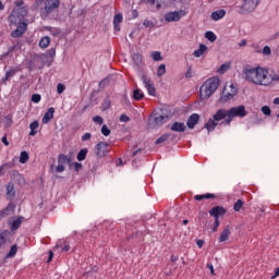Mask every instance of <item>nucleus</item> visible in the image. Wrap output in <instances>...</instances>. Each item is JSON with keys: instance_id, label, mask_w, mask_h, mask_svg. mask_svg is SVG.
I'll return each instance as SVG.
<instances>
[{"instance_id": "obj_1", "label": "nucleus", "mask_w": 279, "mask_h": 279, "mask_svg": "<svg viewBox=\"0 0 279 279\" xmlns=\"http://www.w3.org/2000/svg\"><path fill=\"white\" fill-rule=\"evenodd\" d=\"M243 77L246 82L255 84L256 86H269V77L267 76V69L264 68H245L243 70Z\"/></svg>"}, {"instance_id": "obj_2", "label": "nucleus", "mask_w": 279, "mask_h": 279, "mask_svg": "<svg viewBox=\"0 0 279 279\" xmlns=\"http://www.w3.org/2000/svg\"><path fill=\"white\" fill-rule=\"evenodd\" d=\"M219 77L214 76L208 78L199 89L201 99H209V97L216 93L217 88H219Z\"/></svg>"}, {"instance_id": "obj_3", "label": "nucleus", "mask_w": 279, "mask_h": 279, "mask_svg": "<svg viewBox=\"0 0 279 279\" xmlns=\"http://www.w3.org/2000/svg\"><path fill=\"white\" fill-rule=\"evenodd\" d=\"M223 119H228V110L226 109H219L215 114L213 119H209L207 123L205 124V128L207 132H213L215 128L219 125L217 121H223Z\"/></svg>"}, {"instance_id": "obj_4", "label": "nucleus", "mask_w": 279, "mask_h": 279, "mask_svg": "<svg viewBox=\"0 0 279 279\" xmlns=\"http://www.w3.org/2000/svg\"><path fill=\"white\" fill-rule=\"evenodd\" d=\"M60 8V0H45L44 8L40 9L41 19H49V14L56 12Z\"/></svg>"}, {"instance_id": "obj_5", "label": "nucleus", "mask_w": 279, "mask_h": 279, "mask_svg": "<svg viewBox=\"0 0 279 279\" xmlns=\"http://www.w3.org/2000/svg\"><path fill=\"white\" fill-rule=\"evenodd\" d=\"M246 114L247 110H245V106L240 105L238 107H232L230 110H228V118L225 120V123L226 125H230L234 117H240V119H243Z\"/></svg>"}, {"instance_id": "obj_6", "label": "nucleus", "mask_w": 279, "mask_h": 279, "mask_svg": "<svg viewBox=\"0 0 279 279\" xmlns=\"http://www.w3.org/2000/svg\"><path fill=\"white\" fill-rule=\"evenodd\" d=\"M169 121V117L160 113H151L148 118V125L149 128H160L165 125Z\"/></svg>"}, {"instance_id": "obj_7", "label": "nucleus", "mask_w": 279, "mask_h": 279, "mask_svg": "<svg viewBox=\"0 0 279 279\" xmlns=\"http://www.w3.org/2000/svg\"><path fill=\"white\" fill-rule=\"evenodd\" d=\"M229 88H231V93L228 92V85L225 86L222 90V95L220 97V104H228L230 99H234V97H236L239 93V89H236V86H234V84H230Z\"/></svg>"}, {"instance_id": "obj_8", "label": "nucleus", "mask_w": 279, "mask_h": 279, "mask_svg": "<svg viewBox=\"0 0 279 279\" xmlns=\"http://www.w3.org/2000/svg\"><path fill=\"white\" fill-rule=\"evenodd\" d=\"M182 16H186V11L180 10V11H174V12H168L166 13L165 21L167 23H178Z\"/></svg>"}, {"instance_id": "obj_9", "label": "nucleus", "mask_w": 279, "mask_h": 279, "mask_svg": "<svg viewBox=\"0 0 279 279\" xmlns=\"http://www.w3.org/2000/svg\"><path fill=\"white\" fill-rule=\"evenodd\" d=\"M64 165H71V157L61 154L58 156V167L56 168V172L63 173L65 170Z\"/></svg>"}, {"instance_id": "obj_10", "label": "nucleus", "mask_w": 279, "mask_h": 279, "mask_svg": "<svg viewBox=\"0 0 279 279\" xmlns=\"http://www.w3.org/2000/svg\"><path fill=\"white\" fill-rule=\"evenodd\" d=\"M258 7V0H244L241 10L242 14H247L250 12H254Z\"/></svg>"}, {"instance_id": "obj_11", "label": "nucleus", "mask_w": 279, "mask_h": 279, "mask_svg": "<svg viewBox=\"0 0 279 279\" xmlns=\"http://www.w3.org/2000/svg\"><path fill=\"white\" fill-rule=\"evenodd\" d=\"M142 82L145 88L148 90V95H151V97H156V87L154 86V82L151 81V78L147 77L146 74H143Z\"/></svg>"}, {"instance_id": "obj_12", "label": "nucleus", "mask_w": 279, "mask_h": 279, "mask_svg": "<svg viewBox=\"0 0 279 279\" xmlns=\"http://www.w3.org/2000/svg\"><path fill=\"white\" fill-rule=\"evenodd\" d=\"M23 221H25V217L23 216H19L8 220V226L11 232H16V230H19V228H21V226L23 225Z\"/></svg>"}, {"instance_id": "obj_13", "label": "nucleus", "mask_w": 279, "mask_h": 279, "mask_svg": "<svg viewBox=\"0 0 279 279\" xmlns=\"http://www.w3.org/2000/svg\"><path fill=\"white\" fill-rule=\"evenodd\" d=\"M108 147H109L108 143L99 142L95 146V156L97 158H104V156H106V154H108V151H109Z\"/></svg>"}, {"instance_id": "obj_14", "label": "nucleus", "mask_w": 279, "mask_h": 279, "mask_svg": "<svg viewBox=\"0 0 279 279\" xmlns=\"http://www.w3.org/2000/svg\"><path fill=\"white\" fill-rule=\"evenodd\" d=\"M228 213V209H226L222 206H215L209 210L210 217H214V219H219V217H223Z\"/></svg>"}, {"instance_id": "obj_15", "label": "nucleus", "mask_w": 279, "mask_h": 279, "mask_svg": "<svg viewBox=\"0 0 279 279\" xmlns=\"http://www.w3.org/2000/svg\"><path fill=\"white\" fill-rule=\"evenodd\" d=\"M16 209V205L14 203H9L8 206L0 210V219H5V217H10L11 213H14Z\"/></svg>"}, {"instance_id": "obj_16", "label": "nucleus", "mask_w": 279, "mask_h": 279, "mask_svg": "<svg viewBox=\"0 0 279 279\" xmlns=\"http://www.w3.org/2000/svg\"><path fill=\"white\" fill-rule=\"evenodd\" d=\"M197 123H199V114L197 113L191 114L190 118L187 119V128L190 130H193L195 125H197Z\"/></svg>"}, {"instance_id": "obj_17", "label": "nucleus", "mask_w": 279, "mask_h": 279, "mask_svg": "<svg viewBox=\"0 0 279 279\" xmlns=\"http://www.w3.org/2000/svg\"><path fill=\"white\" fill-rule=\"evenodd\" d=\"M21 71V68H11L9 71L5 73V76L3 78V82H10L14 75H16Z\"/></svg>"}, {"instance_id": "obj_18", "label": "nucleus", "mask_w": 279, "mask_h": 279, "mask_svg": "<svg viewBox=\"0 0 279 279\" xmlns=\"http://www.w3.org/2000/svg\"><path fill=\"white\" fill-rule=\"evenodd\" d=\"M26 27L27 24H23V26H17V28L11 33L12 38H21V36L25 34Z\"/></svg>"}, {"instance_id": "obj_19", "label": "nucleus", "mask_w": 279, "mask_h": 279, "mask_svg": "<svg viewBox=\"0 0 279 279\" xmlns=\"http://www.w3.org/2000/svg\"><path fill=\"white\" fill-rule=\"evenodd\" d=\"M54 112H56V109H53V107H50L43 117V120H41L43 123H45V124L49 123V121H51V119H53Z\"/></svg>"}, {"instance_id": "obj_20", "label": "nucleus", "mask_w": 279, "mask_h": 279, "mask_svg": "<svg viewBox=\"0 0 279 279\" xmlns=\"http://www.w3.org/2000/svg\"><path fill=\"white\" fill-rule=\"evenodd\" d=\"M170 130H171L172 132H185L186 125L184 124V122H174V123L171 125Z\"/></svg>"}, {"instance_id": "obj_21", "label": "nucleus", "mask_w": 279, "mask_h": 279, "mask_svg": "<svg viewBox=\"0 0 279 279\" xmlns=\"http://www.w3.org/2000/svg\"><path fill=\"white\" fill-rule=\"evenodd\" d=\"M230 227H226L222 232L220 233V236H219V243H223L226 241H228L230 239Z\"/></svg>"}, {"instance_id": "obj_22", "label": "nucleus", "mask_w": 279, "mask_h": 279, "mask_svg": "<svg viewBox=\"0 0 279 279\" xmlns=\"http://www.w3.org/2000/svg\"><path fill=\"white\" fill-rule=\"evenodd\" d=\"M16 252H19V246L14 244L11 246L9 253L5 255L3 263H8V258H14V256H16Z\"/></svg>"}, {"instance_id": "obj_23", "label": "nucleus", "mask_w": 279, "mask_h": 279, "mask_svg": "<svg viewBox=\"0 0 279 279\" xmlns=\"http://www.w3.org/2000/svg\"><path fill=\"white\" fill-rule=\"evenodd\" d=\"M223 16H226V10H223V9L214 11L211 13L213 21H221V19H223Z\"/></svg>"}, {"instance_id": "obj_24", "label": "nucleus", "mask_w": 279, "mask_h": 279, "mask_svg": "<svg viewBox=\"0 0 279 279\" xmlns=\"http://www.w3.org/2000/svg\"><path fill=\"white\" fill-rule=\"evenodd\" d=\"M194 199H195L196 202H202V199H217V195L210 194V193L201 194V195H195V196H194Z\"/></svg>"}, {"instance_id": "obj_25", "label": "nucleus", "mask_w": 279, "mask_h": 279, "mask_svg": "<svg viewBox=\"0 0 279 279\" xmlns=\"http://www.w3.org/2000/svg\"><path fill=\"white\" fill-rule=\"evenodd\" d=\"M16 195V192L14 191V183L10 182L7 185V197L8 199H12Z\"/></svg>"}, {"instance_id": "obj_26", "label": "nucleus", "mask_w": 279, "mask_h": 279, "mask_svg": "<svg viewBox=\"0 0 279 279\" xmlns=\"http://www.w3.org/2000/svg\"><path fill=\"white\" fill-rule=\"evenodd\" d=\"M40 123L38 121H34L29 124V136H36V134H38V128H39Z\"/></svg>"}, {"instance_id": "obj_27", "label": "nucleus", "mask_w": 279, "mask_h": 279, "mask_svg": "<svg viewBox=\"0 0 279 279\" xmlns=\"http://www.w3.org/2000/svg\"><path fill=\"white\" fill-rule=\"evenodd\" d=\"M207 50H208V46L201 44L199 49L194 51L195 58H202V56H204V52H206Z\"/></svg>"}, {"instance_id": "obj_28", "label": "nucleus", "mask_w": 279, "mask_h": 279, "mask_svg": "<svg viewBox=\"0 0 279 279\" xmlns=\"http://www.w3.org/2000/svg\"><path fill=\"white\" fill-rule=\"evenodd\" d=\"M8 236H10V231L4 230L0 233V247H3L8 243Z\"/></svg>"}, {"instance_id": "obj_29", "label": "nucleus", "mask_w": 279, "mask_h": 279, "mask_svg": "<svg viewBox=\"0 0 279 279\" xmlns=\"http://www.w3.org/2000/svg\"><path fill=\"white\" fill-rule=\"evenodd\" d=\"M86 156H88V148H83L78 151V154L76 155V158L78 162H82L86 160Z\"/></svg>"}, {"instance_id": "obj_30", "label": "nucleus", "mask_w": 279, "mask_h": 279, "mask_svg": "<svg viewBox=\"0 0 279 279\" xmlns=\"http://www.w3.org/2000/svg\"><path fill=\"white\" fill-rule=\"evenodd\" d=\"M49 45H51V38L49 36L41 38L39 41V47L41 49H47Z\"/></svg>"}, {"instance_id": "obj_31", "label": "nucleus", "mask_w": 279, "mask_h": 279, "mask_svg": "<svg viewBox=\"0 0 279 279\" xmlns=\"http://www.w3.org/2000/svg\"><path fill=\"white\" fill-rule=\"evenodd\" d=\"M45 31L49 32L51 36H60L61 31L58 27L45 26Z\"/></svg>"}, {"instance_id": "obj_32", "label": "nucleus", "mask_w": 279, "mask_h": 279, "mask_svg": "<svg viewBox=\"0 0 279 279\" xmlns=\"http://www.w3.org/2000/svg\"><path fill=\"white\" fill-rule=\"evenodd\" d=\"M132 60H133L134 64H136V66H141V64L143 62V56L138 52L133 53Z\"/></svg>"}, {"instance_id": "obj_33", "label": "nucleus", "mask_w": 279, "mask_h": 279, "mask_svg": "<svg viewBox=\"0 0 279 279\" xmlns=\"http://www.w3.org/2000/svg\"><path fill=\"white\" fill-rule=\"evenodd\" d=\"M145 94H143V92H141V89L136 88L133 90V98L135 99V101H141L142 99H144Z\"/></svg>"}, {"instance_id": "obj_34", "label": "nucleus", "mask_w": 279, "mask_h": 279, "mask_svg": "<svg viewBox=\"0 0 279 279\" xmlns=\"http://www.w3.org/2000/svg\"><path fill=\"white\" fill-rule=\"evenodd\" d=\"M170 136H171V133H165L163 135H161L159 138L156 140L155 144L160 145L166 141H169Z\"/></svg>"}, {"instance_id": "obj_35", "label": "nucleus", "mask_w": 279, "mask_h": 279, "mask_svg": "<svg viewBox=\"0 0 279 279\" xmlns=\"http://www.w3.org/2000/svg\"><path fill=\"white\" fill-rule=\"evenodd\" d=\"M205 38H207V40H209V43H215V40H217V35H215L214 32L208 31L205 33Z\"/></svg>"}, {"instance_id": "obj_36", "label": "nucleus", "mask_w": 279, "mask_h": 279, "mask_svg": "<svg viewBox=\"0 0 279 279\" xmlns=\"http://www.w3.org/2000/svg\"><path fill=\"white\" fill-rule=\"evenodd\" d=\"M245 204V202H243V199H238L235 202V204L233 205V210L235 213H240L241 211V208H243V205Z\"/></svg>"}, {"instance_id": "obj_37", "label": "nucleus", "mask_w": 279, "mask_h": 279, "mask_svg": "<svg viewBox=\"0 0 279 279\" xmlns=\"http://www.w3.org/2000/svg\"><path fill=\"white\" fill-rule=\"evenodd\" d=\"M27 160H29V154H27V151H22L20 155V162L22 165H25V162H27Z\"/></svg>"}, {"instance_id": "obj_38", "label": "nucleus", "mask_w": 279, "mask_h": 279, "mask_svg": "<svg viewBox=\"0 0 279 279\" xmlns=\"http://www.w3.org/2000/svg\"><path fill=\"white\" fill-rule=\"evenodd\" d=\"M228 71H230V63H223L218 69V73H220L221 75H223V73H227Z\"/></svg>"}, {"instance_id": "obj_39", "label": "nucleus", "mask_w": 279, "mask_h": 279, "mask_svg": "<svg viewBox=\"0 0 279 279\" xmlns=\"http://www.w3.org/2000/svg\"><path fill=\"white\" fill-rule=\"evenodd\" d=\"M165 73H167V65L160 64L157 70V76L162 77V75H165Z\"/></svg>"}, {"instance_id": "obj_40", "label": "nucleus", "mask_w": 279, "mask_h": 279, "mask_svg": "<svg viewBox=\"0 0 279 279\" xmlns=\"http://www.w3.org/2000/svg\"><path fill=\"white\" fill-rule=\"evenodd\" d=\"M151 58L155 62H160V60H162V54L160 53V51H154L151 53Z\"/></svg>"}, {"instance_id": "obj_41", "label": "nucleus", "mask_w": 279, "mask_h": 279, "mask_svg": "<svg viewBox=\"0 0 279 279\" xmlns=\"http://www.w3.org/2000/svg\"><path fill=\"white\" fill-rule=\"evenodd\" d=\"M119 23H123V15L121 13H118L113 17V25H119Z\"/></svg>"}, {"instance_id": "obj_42", "label": "nucleus", "mask_w": 279, "mask_h": 279, "mask_svg": "<svg viewBox=\"0 0 279 279\" xmlns=\"http://www.w3.org/2000/svg\"><path fill=\"white\" fill-rule=\"evenodd\" d=\"M147 3H150V5H157V10L162 8V0H148Z\"/></svg>"}, {"instance_id": "obj_43", "label": "nucleus", "mask_w": 279, "mask_h": 279, "mask_svg": "<svg viewBox=\"0 0 279 279\" xmlns=\"http://www.w3.org/2000/svg\"><path fill=\"white\" fill-rule=\"evenodd\" d=\"M267 77L270 80L269 84H271V82H279V75L278 74H269V70H267Z\"/></svg>"}, {"instance_id": "obj_44", "label": "nucleus", "mask_w": 279, "mask_h": 279, "mask_svg": "<svg viewBox=\"0 0 279 279\" xmlns=\"http://www.w3.org/2000/svg\"><path fill=\"white\" fill-rule=\"evenodd\" d=\"M64 90H66V86H64V84H62V83H59L57 85V93H58V95H62V93H64Z\"/></svg>"}, {"instance_id": "obj_45", "label": "nucleus", "mask_w": 279, "mask_h": 279, "mask_svg": "<svg viewBox=\"0 0 279 279\" xmlns=\"http://www.w3.org/2000/svg\"><path fill=\"white\" fill-rule=\"evenodd\" d=\"M110 133H111V131H110V129H108V125L104 124L101 128V134L104 136H110Z\"/></svg>"}, {"instance_id": "obj_46", "label": "nucleus", "mask_w": 279, "mask_h": 279, "mask_svg": "<svg viewBox=\"0 0 279 279\" xmlns=\"http://www.w3.org/2000/svg\"><path fill=\"white\" fill-rule=\"evenodd\" d=\"M29 12V10L27 9V7H22L20 8V11H19V14L22 16V17H25L27 16V13Z\"/></svg>"}, {"instance_id": "obj_47", "label": "nucleus", "mask_w": 279, "mask_h": 279, "mask_svg": "<svg viewBox=\"0 0 279 279\" xmlns=\"http://www.w3.org/2000/svg\"><path fill=\"white\" fill-rule=\"evenodd\" d=\"M40 99H43V97L39 94H33L32 95V101L34 104H40Z\"/></svg>"}, {"instance_id": "obj_48", "label": "nucleus", "mask_w": 279, "mask_h": 279, "mask_svg": "<svg viewBox=\"0 0 279 279\" xmlns=\"http://www.w3.org/2000/svg\"><path fill=\"white\" fill-rule=\"evenodd\" d=\"M94 123H97L98 125H104V118L101 116H95L93 118Z\"/></svg>"}, {"instance_id": "obj_49", "label": "nucleus", "mask_w": 279, "mask_h": 279, "mask_svg": "<svg viewBox=\"0 0 279 279\" xmlns=\"http://www.w3.org/2000/svg\"><path fill=\"white\" fill-rule=\"evenodd\" d=\"M111 101H110V99H105L104 100V102H102V110H108L109 108H110V106H111Z\"/></svg>"}, {"instance_id": "obj_50", "label": "nucleus", "mask_w": 279, "mask_h": 279, "mask_svg": "<svg viewBox=\"0 0 279 279\" xmlns=\"http://www.w3.org/2000/svg\"><path fill=\"white\" fill-rule=\"evenodd\" d=\"M185 77L186 80H191V77H193V68L191 65L187 68V71L185 72Z\"/></svg>"}, {"instance_id": "obj_51", "label": "nucleus", "mask_w": 279, "mask_h": 279, "mask_svg": "<svg viewBox=\"0 0 279 279\" xmlns=\"http://www.w3.org/2000/svg\"><path fill=\"white\" fill-rule=\"evenodd\" d=\"M263 114H266V117H269L271 114V109L267 106L262 107Z\"/></svg>"}, {"instance_id": "obj_52", "label": "nucleus", "mask_w": 279, "mask_h": 279, "mask_svg": "<svg viewBox=\"0 0 279 279\" xmlns=\"http://www.w3.org/2000/svg\"><path fill=\"white\" fill-rule=\"evenodd\" d=\"M263 56H271V48L269 46L263 48Z\"/></svg>"}, {"instance_id": "obj_53", "label": "nucleus", "mask_w": 279, "mask_h": 279, "mask_svg": "<svg viewBox=\"0 0 279 279\" xmlns=\"http://www.w3.org/2000/svg\"><path fill=\"white\" fill-rule=\"evenodd\" d=\"M47 56H48V58H56V48H50L47 51Z\"/></svg>"}, {"instance_id": "obj_54", "label": "nucleus", "mask_w": 279, "mask_h": 279, "mask_svg": "<svg viewBox=\"0 0 279 279\" xmlns=\"http://www.w3.org/2000/svg\"><path fill=\"white\" fill-rule=\"evenodd\" d=\"M84 166L80 162H74V170L78 173V171H82Z\"/></svg>"}, {"instance_id": "obj_55", "label": "nucleus", "mask_w": 279, "mask_h": 279, "mask_svg": "<svg viewBox=\"0 0 279 279\" xmlns=\"http://www.w3.org/2000/svg\"><path fill=\"white\" fill-rule=\"evenodd\" d=\"M220 225H221V222L219 221V219H215L213 232H217Z\"/></svg>"}, {"instance_id": "obj_56", "label": "nucleus", "mask_w": 279, "mask_h": 279, "mask_svg": "<svg viewBox=\"0 0 279 279\" xmlns=\"http://www.w3.org/2000/svg\"><path fill=\"white\" fill-rule=\"evenodd\" d=\"M143 25L144 27H154V22L149 20H144Z\"/></svg>"}, {"instance_id": "obj_57", "label": "nucleus", "mask_w": 279, "mask_h": 279, "mask_svg": "<svg viewBox=\"0 0 279 279\" xmlns=\"http://www.w3.org/2000/svg\"><path fill=\"white\" fill-rule=\"evenodd\" d=\"M120 121L122 123H128L130 121V117H128L126 114H121L120 116Z\"/></svg>"}, {"instance_id": "obj_58", "label": "nucleus", "mask_w": 279, "mask_h": 279, "mask_svg": "<svg viewBox=\"0 0 279 279\" xmlns=\"http://www.w3.org/2000/svg\"><path fill=\"white\" fill-rule=\"evenodd\" d=\"M90 138H93V135H92L90 133H85V134L82 136V141H83V142L90 141Z\"/></svg>"}, {"instance_id": "obj_59", "label": "nucleus", "mask_w": 279, "mask_h": 279, "mask_svg": "<svg viewBox=\"0 0 279 279\" xmlns=\"http://www.w3.org/2000/svg\"><path fill=\"white\" fill-rule=\"evenodd\" d=\"M106 86H108V80L104 78V80L99 83V88H106Z\"/></svg>"}, {"instance_id": "obj_60", "label": "nucleus", "mask_w": 279, "mask_h": 279, "mask_svg": "<svg viewBox=\"0 0 279 279\" xmlns=\"http://www.w3.org/2000/svg\"><path fill=\"white\" fill-rule=\"evenodd\" d=\"M207 269L210 270L211 276H215V267L213 266L211 263H208V264H207Z\"/></svg>"}, {"instance_id": "obj_61", "label": "nucleus", "mask_w": 279, "mask_h": 279, "mask_svg": "<svg viewBox=\"0 0 279 279\" xmlns=\"http://www.w3.org/2000/svg\"><path fill=\"white\" fill-rule=\"evenodd\" d=\"M24 3H25V1H23V0H16L15 1L16 8H23Z\"/></svg>"}, {"instance_id": "obj_62", "label": "nucleus", "mask_w": 279, "mask_h": 279, "mask_svg": "<svg viewBox=\"0 0 279 279\" xmlns=\"http://www.w3.org/2000/svg\"><path fill=\"white\" fill-rule=\"evenodd\" d=\"M2 143H3V145H5V147H8L10 145V142H8V135H4L2 137Z\"/></svg>"}, {"instance_id": "obj_63", "label": "nucleus", "mask_w": 279, "mask_h": 279, "mask_svg": "<svg viewBox=\"0 0 279 279\" xmlns=\"http://www.w3.org/2000/svg\"><path fill=\"white\" fill-rule=\"evenodd\" d=\"M70 250H71V245H69V244H64V246L61 247L62 252H69Z\"/></svg>"}, {"instance_id": "obj_64", "label": "nucleus", "mask_w": 279, "mask_h": 279, "mask_svg": "<svg viewBox=\"0 0 279 279\" xmlns=\"http://www.w3.org/2000/svg\"><path fill=\"white\" fill-rule=\"evenodd\" d=\"M279 276V267L275 268V275L272 276V278H278Z\"/></svg>"}]
</instances>
